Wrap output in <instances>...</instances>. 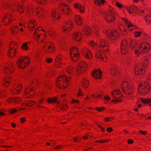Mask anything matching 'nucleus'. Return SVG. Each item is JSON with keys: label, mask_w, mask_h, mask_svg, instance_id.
Segmentation results:
<instances>
[{"label": "nucleus", "mask_w": 151, "mask_h": 151, "mask_svg": "<svg viewBox=\"0 0 151 151\" xmlns=\"http://www.w3.org/2000/svg\"><path fill=\"white\" fill-rule=\"evenodd\" d=\"M148 65V59L145 58L142 64H138L135 67L134 69L135 73L138 75H142L145 73V70L147 69Z\"/></svg>", "instance_id": "f257e3e1"}, {"label": "nucleus", "mask_w": 151, "mask_h": 151, "mask_svg": "<svg viewBox=\"0 0 151 151\" xmlns=\"http://www.w3.org/2000/svg\"><path fill=\"white\" fill-rule=\"evenodd\" d=\"M69 79L67 78L65 75L60 76L56 81V85L58 88L62 89L66 88L69 84Z\"/></svg>", "instance_id": "f03ea898"}, {"label": "nucleus", "mask_w": 151, "mask_h": 151, "mask_svg": "<svg viewBox=\"0 0 151 151\" xmlns=\"http://www.w3.org/2000/svg\"><path fill=\"white\" fill-rule=\"evenodd\" d=\"M43 32L42 27H41L37 28L35 29L34 38L38 43L43 42L46 38L45 33L43 34Z\"/></svg>", "instance_id": "7ed1b4c3"}, {"label": "nucleus", "mask_w": 151, "mask_h": 151, "mask_svg": "<svg viewBox=\"0 0 151 151\" xmlns=\"http://www.w3.org/2000/svg\"><path fill=\"white\" fill-rule=\"evenodd\" d=\"M123 93L125 95L130 96L133 95L134 91V87L127 81L122 82L121 84Z\"/></svg>", "instance_id": "20e7f679"}, {"label": "nucleus", "mask_w": 151, "mask_h": 151, "mask_svg": "<svg viewBox=\"0 0 151 151\" xmlns=\"http://www.w3.org/2000/svg\"><path fill=\"white\" fill-rule=\"evenodd\" d=\"M151 88V80H148L147 83L143 82L140 83L139 91L142 95H145L149 92Z\"/></svg>", "instance_id": "39448f33"}, {"label": "nucleus", "mask_w": 151, "mask_h": 151, "mask_svg": "<svg viewBox=\"0 0 151 151\" xmlns=\"http://www.w3.org/2000/svg\"><path fill=\"white\" fill-rule=\"evenodd\" d=\"M74 27V22L70 19L67 21L61 27L62 32L64 33H69Z\"/></svg>", "instance_id": "423d86ee"}, {"label": "nucleus", "mask_w": 151, "mask_h": 151, "mask_svg": "<svg viewBox=\"0 0 151 151\" xmlns=\"http://www.w3.org/2000/svg\"><path fill=\"white\" fill-rule=\"evenodd\" d=\"M59 9L61 13L64 16H69L72 13L71 8L66 3L60 4L59 5Z\"/></svg>", "instance_id": "0eeeda50"}, {"label": "nucleus", "mask_w": 151, "mask_h": 151, "mask_svg": "<svg viewBox=\"0 0 151 151\" xmlns=\"http://www.w3.org/2000/svg\"><path fill=\"white\" fill-rule=\"evenodd\" d=\"M29 63V58L28 57H20L17 59V65L19 68L24 69L28 66Z\"/></svg>", "instance_id": "6e6552de"}, {"label": "nucleus", "mask_w": 151, "mask_h": 151, "mask_svg": "<svg viewBox=\"0 0 151 151\" xmlns=\"http://www.w3.org/2000/svg\"><path fill=\"white\" fill-rule=\"evenodd\" d=\"M42 49L46 53H51L55 51V45L52 42L50 41H47L43 43Z\"/></svg>", "instance_id": "1a4fd4ad"}, {"label": "nucleus", "mask_w": 151, "mask_h": 151, "mask_svg": "<svg viewBox=\"0 0 151 151\" xmlns=\"http://www.w3.org/2000/svg\"><path fill=\"white\" fill-rule=\"evenodd\" d=\"M18 44L16 42H12L10 45V48L8 52V56L10 58L14 57L17 53Z\"/></svg>", "instance_id": "9d476101"}, {"label": "nucleus", "mask_w": 151, "mask_h": 151, "mask_svg": "<svg viewBox=\"0 0 151 151\" xmlns=\"http://www.w3.org/2000/svg\"><path fill=\"white\" fill-rule=\"evenodd\" d=\"M70 55L73 61L74 62L77 61L80 56L78 49L76 47H72L70 48Z\"/></svg>", "instance_id": "9b49d317"}, {"label": "nucleus", "mask_w": 151, "mask_h": 151, "mask_svg": "<svg viewBox=\"0 0 151 151\" xmlns=\"http://www.w3.org/2000/svg\"><path fill=\"white\" fill-rule=\"evenodd\" d=\"M103 32L104 33L107 34L108 38L111 40H115L119 36V33L116 31H110L105 29Z\"/></svg>", "instance_id": "f8f14e48"}, {"label": "nucleus", "mask_w": 151, "mask_h": 151, "mask_svg": "<svg viewBox=\"0 0 151 151\" xmlns=\"http://www.w3.org/2000/svg\"><path fill=\"white\" fill-rule=\"evenodd\" d=\"M104 18L106 21L112 22L115 19V14L113 11L109 10L104 13Z\"/></svg>", "instance_id": "ddd939ff"}, {"label": "nucleus", "mask_w": 151, "mask_h": 151, "mask_svg": "<svg viewBox=\"0 0 151 151\" xmlns=\"http://www.w3.org/2000/svg\"><path fill=\"white\" fill-rule=\"evenodd\" d=\"M87 65L86 63L83 62L79 63L77 67V73L79 75L84 73L87 69Z\"/></svg>", "instance_id": "4468645a"}, {"label": "nucleus", "mask_w": 151, "mask_h": 151, "mask_svg": "<svg viewBox=\"0 0 151 151\" xmlns=\"http://www.w3.org/2000/svg\"><path fill=\"white\" fill-rule=\"evenodd\" d=\"M14 65L11 62L7 63L4 66V72L7 74H10L14 72Z\"/></svg>", "instance_id": "2eb2a0df"}, {"label": "nucleus", "mask_w": 151, "mask_h": 151, "mask_svg": "<svg viewBox=\"0 0 151 151\" xmlns=\"http://www.w3.org/2000/svg\"><path fill=\"white\" fill-rule=\"evenodd\" d=\"M13 20H15L13 19V16L11 14H7L4 16L2 22L4 26H8L13 22Z\"/></svg>", "instance_id": "dca6fc26"}, {"label": "nucleus", "mask_w": 151, "mask_h": 151, "mask_svg": "<svg viewBox=\"0 0 151 151\" xmlns=\"http://www.w3.org/2000/svg\"><path fill=\"white\" fill-rule=\"evenodd\" d=\"M129 50V45L128 41L126 40H123L121 42V51L123 55L127 54Z\"/></svg>", "instance_id": "f3484780"}, {"label": "nucleus", "mask_w": 151, "mask_h": 151, "mask_svg": "<svg viewBox=\"0 0 151 151\" xmlns=\"http://www.w3.org/2000/svg\"><path fill=\"white\" fill-rule=\"evenodd\" d=\"M24 93L26 97L32 98L35 94V91L29 86L27 85L26 86Z\"/></svg>", "instance_id": "a211bd4d"}, {"label": "nucleus", "mask_w": 151, "mask_h": 151, "mask_svg": "<svg viewBox=\"0 0 151 151\" xmlns=\"http://www.w3.org/2000/svg\"><path fill=\"white\" fill-rule=\"evenodd\" d=\"M150 48V44L146 42L142 43L139 45V49L143 53H146L149 51Z\"/></svg>", "instance_id": "6ab92c4d"}, {"label": "nucleus", "mask_w": 151, "mask_h": 151, "mask_svg": "<svg viewBox=\"0 0 151 151\" xmlns=\"http://www.w3.org/2000/svg\"><path fill=\"white\" fill-rule=\"evenodd\" d=\"M35 13L37 16L40 18H44L45 15V9L42 7L37 8L35 10Z\"/></svg>", "instance_id": "aec40b11"}, {"label": "nucleus", "mask_w": 151, "mask_h": 151, "mask_svg": "<svg viewBox=\"0 0 151 151\" xmlns=\"http://www.w3.org/2000/svg\"><path fill=\"white\" fill-rule=\"evenodd\" d=\"M61 14L55 10L51 11V17L52 19L54 21L58 20L60 19Z\"/></svg>", "instance_id": "412c9836"}, {"label": "nucleus", "mask_w": 151, "mask_h": 151, "mask_svg": "<svg viewBox=\"0 0 151 151\" xmlns=\"http://www.w3.org/2000/svg\"><path fill=\"white\" fill-rule=\"evenodd\" d=\"M95 57L98 59L101 60H103L104 62H106L107 60V57L105 54L103 53L102 54L101 51H97L95 53Z\"/></svg>", "instance_id": "4be33fe9"}, {"label": "nucleus", "mask_w": 151, "mask_h": 151, "mask_svg": "<svg viewBox=\"0 0 151 151\" xmlns=\"http://www.w3.org/2000/svg\"><path fill=\"white\" fill-rule=\"evenodd\" d=\"M92 29L87 26L83 27L82 29V32L83 35L86 36L91 35L92 33Z\"/></svg>", "instance_id": "5701e85b"}, {"label": "nucleus", "mask_w": 151, "mask_h": 151, "mask_svg": "<svg viewBox=\"0 0 151 151\" xmlns=\"http://www.w3.org/2000/svg\"><path fill=\"white\" fill-rule=\"evenodd\" d=\"M102 72L100 69L95 70L92 74L93 77L96 80L100 79L102 78Z\"/></svg>", "instance_id": "b1692460"}, {"label": "nucleus", "mask_w": 151, "mask_h": 151, "mask_svg": "<svg viewBox=\"0 0 151 151\" xmlns=\"http://www.w3.org/2000/svg\"><path fill=\"white\" fill-rule=\"evenodd\" d=\"M82 35L79 31L75 32L73 33L72 38L73 40L77 42L80 41L82 39Z\"/></svg>", "instance_id": "393cba45"}, {"label": "nucleus", "mask_w": 151, "mask_h": 151, "mask_svg": "<svg viewBox=\"0 0 151 151\" xmlns=\"http://www.w3.org/2000/svg\"><path fill=\"white\" fill-rule=\"evenodd\" d=\"M37 23L34 19H31L29 20L28 23V26L29 29L32 31L36 26Z\"/></svg>", "instance_id": "a878e982"}, {"label": "nucleus", "mask_w": 151, "mask_h": 151, "mask_svg": "<svg viewBox=\"0 0 151 151\" xmlns=\"http://www.w3.org/2000/svg\"><path fill=\"white\" fill-rule=\"evenodd\" d=\"M111 95L113 97L115 98H119L122 96L121 92L118 90H114L112 91Z\"/></svg>", "instance_id": "bb28decb"}, {"label": "nucleus", "mask_w": 151, "mask_h": 151, "mask_svg": "<svg viewBox=\"0 0 151 151\" xmlns=\"http://www.w3.org/2000/svg\"><path fill=\"white\" fill-rule=\"evenodd\" d=\"M12 81L11 77L10 76H5L4 78L3 81V85L4 86L8 87L9 83Z\"/></svg>", "instance_id": "cd10ccee"}, {"label": "nucleus", "mask_w": 151, "mask_h": 151, "mask_svg": "<svg viewBox=\"0 0 151 151\" xmlns=\"http://www.w3.org/2000/svg\"><path fill=\"white\" fill-rule=\"evenodd\" d=\"M11 33L12 34L15 35L19 32V28L16 25H12L10 28Z\"/></svg>", "instance_id": "c85d7f7f"}, {"label": "nucleus", "mask_w": 151, "mask_h": 151, "mask_svg": "<svg viewBox=\"0 0 151 151\" xmlns=\"http://www.w3.org/2000/svg\"><path fill=\"white\" fill-rule=\"evenodd\" d=\"M75 21L76 24L78 25L81 26L82 23V18L79 16L76 15L74 17Z\"/></svg>", "instance_id": "c756f323"}, {"label": "nucleus", "mask_w": 151, "mask_h": 151, "mask_svg": "<svg viewBox=\"0 0 151 151\" xmlns=\"http://www.w3.org/2000/svg\"><path fill=\"white\" fill-rule=\"evenodd\" d=\"M58 97H54L52 98H48L47 99V102L49 104L55 103L58 104L59 103V101L57 100Z\"/></svg>", "instance_id": "7c9ffc66"}, {"label": "nucleus", "mask_w": 151, "mask_h": 151, "mask_svg": "<svg viewBox=\"0 0 151 151\" xmlns=\"http://www.w3.org/2000/svg\"><path fill=\"white\" fill-rule=\"evenodd\" d=\"M100 49L103 52V53L105 54L106 55L108 54L109 52V47L108 45L106 46L105 45L104 47H100Z\"/></svg>", "instance_id": "2f4dec72"}, {"label": "nucleus", "mask_w": 151, "mask_h": 151, "mask_svg": "<svg viewBox=\"0 0 151 151\" xmlns=\"http://www.w3.org/2000/svg\"><path fill=\"white\" fill-rule=\"evenodd\" d=\"M138 46V42L134 40H131L130 42V47L131 49H134Z\"/></svg>", "instance_id": "473e14b6"}, {"label": "nucleus", "mask_w": 151, "mask_h": 151, "mask_svg": "<svg viewBox=\"0 0 151 151\" xmlns=\"http://www.w3.org/2000/svg\"><path fill=\"white\" fill-rule=\"evenodd\" d=\"M43 85L47 89H49L51 87V83L50 81H45V80L42 81Z\"/></svg>", "instance_id": "72a5a7b5"}, {"label": "nucleus", "mask_w": 151, "mask_h": 151, "mask_svg": "<svg viewBox=\"0 0 151 151\" xmlns=\"http://www.w3.org/2000/svg\"><path fill=\"white\" fill-rule=\"evenodd\" d=\"M47 32L48 35L51 37H55L56 35V32L52 28H49Z\"/></svg>", "instance_id": "f704fd0d"}, {"label": "nucleus", "mask_w": 151, "mask_h": 151, "mask_svg": "<svg viewBox=\"0 0 151 151\" xmlns=\"http://www.w3.org/2000/svg\"><path fill=\"white\" fill-rule=\"evenodd\" d=\"M66 72L70 75H73L74 73L73 67L71 66H68L65 69Z\"/></svg>", "instance_id": "c9c22d12"}, {"label": "nucleus", "mask_w": 151, "mask_h": 151, "mask_svg": "<svg viewBox=\"0 0 151 151\" xmlns=\"http://www.w3.org/2000/svg\"><path fill=\"white\" fill-rule=\"evenodd\" d=\"M119 29L122 34L126 35L127 33V30L126 27L123 25L119 26Z\"/></svg>", "instance_id": "e433bc0d"}, {"label": "nucleus", "mask_w": 151, "mask_h": 151, "mask_svg": "<svg viewBox=\"0 0 151 151\" xmlns=\"http://www.w3.org/2000/svg\"><path fill=\"white\" fill-rule=\"evenodd\" d=\"M109 72L111 75L115 76L117 75L118 70L116 67H113L111 68Z\"/></svg>", "instance_id": "4c0bfd02"}, {"label": "nucleus", "mask_w": 151, "mask_h": 151, "mask_svg": "<svg viewBox=\"0 0 151 151\" xmlns=\"http://www.w3.org/2000/svg\"><path fill=\"white\" fill-rule=\"evenodd\" d=\"M30 82L31 84V86L34 87L38 86L39 85V83L37 78H33L32 79Z\"/></svg>", "instance_id": "58836bf2"}, {"label": "nucleus", "mask_w": 151, "mask_h": 151, "mask_svg": "<svg viewBox=\"0 0 151 151\" xmlns=\"http://www.w3.org/2000/svg\"><path fill=\"white\" fill-rule=\"evenodd\" d=\"M82 85L84 88H87L89 86L88 80L85 78H83L82 81Z\"/></svg>", "instance_id": "ea45409f"}, {"label": "nucleus", "mask_w": 151, "mask_h": 151, "mask_svg": "<svg viewBox=\"0 0 151 151\" xmlns=\"http://www.w3.org/2000/svg\"><path fill=\"white\" fill-rule=\"evenodd\" d=\"M141 100L142 103L147 104H149V106H151V99H141Z\"/></svg>", "instance_id": "a19ab883"}, {"label": "nucleus", "mask_w": 151, "mask_h": 151, "mask_svg": "<svg viewBox=\"0 0 151 151\" xmlns=\"http://www.w3.org/2000/svg\"><path fill=\"white\" fill-rule=\"evenodd\" d=\"M145 19L148 25H151V15L150 14L147 15L145 17Z\"/></svg>", "instance_id": "79ce46f5"}, {"label": "nucleus", "mask_w": 151, "mask_h": 151, "mask_svg": "<svg viewBox=\"0 0 151 151\" xmlns=\"http://www.w3.org/2000/svg\"><path fill=\"white\" fill-rule=\"evenodd\" d=\"M127 26L128 28V29L130 31H132L137 28V27L136 26L133 25L130 22L128 23Z\"/></svg>", "instance_id": "37998d69"}, {"label": "nucleus", "mask_w": 151, "mask_h": 151, "mask_svg": "<svg viewBox=\"0 0 151 151\" xmlns=\"http://www.w3.org/2000/svg\"><path fill=\"white\" fill-rule=\"evenodd\" d=\"M85 57L88 60L91 59L92 57V55L91 52L90 51H88L84 53Z\"/></svg>", "instance_id": "c03bdc74"}, {"label": "nucleus", "mask_w": 151, "mask_h": 151, "mask_svg": "<svg viewBox=\"0 0 151 151\" xmlns=\"http://www.w3.org/2000/svg\"><path fill=\"white\" fill-rule=\"evenodd\" d=\"M105 1H94L93 3L96 5L100 6L104 4Z\"/></svg>", "instance_id": "a18cd8bd"}, {"label": "nucleus", "mask_w": 151, "mask_h": 151, "mask_svg": "<svg viewBox=\"0 0 151 151\" xmlns=\"http://www.w3.org/2000/svg\"><path fill=\"white\" fill-rule=\"evenodd\" d=\"M24 10V7L23 6H19L17 11L20 13H23Z\"/></svg>", "instance_id": "49530a36"}, {"label": "nucleus", "mask_w": 151, "mask_h": 151, "mask_svg": "<svg viewBox=\"0 0 151 151\" xmlns=\"http://www.w3.org/2000/svg\"><path fill=\"white\" fill-rule=\"evenodd\" d=\"M37 2L40 5H46L47 3L46 1H37Z\"/></svg>", "instance_id": "de8ad7c7"}, {"label": "nucleus", "mask_w": 151, "mask_h": 151, "mask_svg": "<svg viewBox=\"0 0 151 151\" xmlns=\"http://www.w3.org/2000/svg\"><path fill=\"white\" fill-rule=\"evenodd\" d=\"M22 84H20L19 86H18L15 88L16 90L17 94L19 93H21L22 91Z\"/></svg>", "instance_id": "09e8293b"}, {"label": "nucleus", "mask_w": 151, "mask_h": 151, "mask_svg": "<svg viewBox=\"0 0 151 151\" xmlns=\"http://www.w3.org/2000/svg\"><path fill=\"white\" fill-rule=\"evenodd\" d=\"M68 107L66 104H62L60 106V109L63 110H66L68 109Z\"/></svg>", "instance_id": "8fccbe9b"}, {"label": "nucleus", "mask_w": 151, "mask_h": 151, "mask_svg": "<svg viewBox=\"0 0 151 151\" xmlns=\"http://www.w3.org/2000/svg\"><path fill=\"white\" fill-rule=\"evenodd\" d=\"M142 32L139 31H136L134 32V34L135 35V37H140L142 34Z\"/></svg>", "instance_id": "3c124183"}, {"label": "nucleus", "mask_w": 151, "mask_h": 151, "mask_svg": "<svg viewBox=\"0 0 151 151\" xmlns=\"http://www.w3.org/2000/svg\"><path fill=\"white\" fill-rule=\"evenodd\" d=\"M27 106H31L34 105L35 104V102L33 101H27Z\"/></svg>", "instance_id": "603ef678"}, {"label": "nucleus", "mask_w": 151, "mask_h": 151, "mask_svg": "<svg viewBox=\"0 0 151 151\" xmlns=\"http://www.w3.org/2000/svg\"><path fill=\"white\" fill-rule=\"evenodd\" d=\"M21 99L20 97L14 98V102L15 103H19L21 101Z\"/></svg>", "instance_id": "864d4df0"}, {"label": "nucleus", "mask_w": 151, "mask_h": 151, "mask_svg": "<svg viewBox=\"0 0 151 151\" xmlns=\"http://www.w3.org/2000/svg\"><path fill=\"white\" fill-rule=\"evenodd\" d=\"M90 45L91 47L96 48L97 46V44L96 43H94L93 41H92L90 42Z\"/></svg>", "instance_id": "5fc2aeb1"}, {"label": "nucleus", "mask_w": 151, "mask_h": 151, "mask_svg": "<svg viewBox=\"0 0 151 151\" xmlns=\"http://www.w3.org/2000/svg\"><path fill=\"white\" fill-rule=\"evenodd\" d=\"M61 63V61H55V65L56 68H58L60 66Z\"/></svg>", "instance_id": "6e6d98bb"}, {"label": "nucleus", "mask_w": 151, "mask_h": 151, "mask_svg": "<svg viewBox=\"0 0 151 151\" xmlns=\"http://www.w3.org/2000/svg\"><path fill=\"white\" fill-rule=\"evenodd\" d=\"M45 100V99L44 98L40 99L39 101L37 102V104H43Z\"/></svg>", "instance_id": "4d7b16f0"}, {"label": "nucleus", "mask_w": 151, "mask_h": 151, "mask_svg": "<svg viewBox=\"0 0 151 151\" xmlns=\"http://www.w3.org/2000/svg\"><path fill=\"white\" fill-rule=\"evenodd\" d=\"M10 4L7 1L4 2L3 4V6L4 8L7 9L9 8L10 6Z\"/></svg>", "instance_id": "13d9d810"}, {"label": "nucleus", "mask_w": 151, "mask_h": 151, "mask_svg": "<svg viewBox=\"0 0 151 151\" xmlns=\"http://www.w3.org/2000/svg\"><path fill=\"white\" fill-rule=\"evenodd\" d=\"M126 9L130 14L134 13V11L133 9H132L131 7H127Z\"/></svg>", "instance_id": "bf43d9fd"}, {"label": "nucleus", "mask_w": 151, "mask_h": 151, "mask_svg": "<svg viewBox=\"0 0 151 151\" xmlns=\"http://www.w3.org/2000/svg\"><path fill=\"white\" fill-rule=\"evenodd\" d=\"M61 55L60 54L57 55L56 56L55 61H61Z\"/></svg>", "instance_id": "052dcab7"}, {"label": "nucleus", "mask_w": 151, "mask_h": 151, "mask_svg": "<svg viewBox=\"0 0 151 151\" xmlns=\"http://www.w3.org/2000/svg\"><path fill=\"white\" fill-rule=\"evenodd\" d=\"M98 41L99 42V46L100 45H102V44L104 42H106V41L104 39H102L99 38L98 39Z\"/></svg>", "instance_id": "680f3d73"}, {"label": "nucleus", "mask_w": 151, "mask_h": 151, "mask_svg": "<svg viewBox=\"0 0 151 151\" xmlns=\"http://www.w3.org/2000/svg\"><path fill=\"white\" fill-rule=\"evenodd\" d=\"M52 61V59L47 57L46 58V59H45V61L46 62L48 63H51Z\"/></svg>", "instance_id": "e2e57ef3"}, {"label": "nucleus", "mask_w": 151, "mask_h": 151, "mask_svg": "<svg viewBox=\"0 0 151 151\" xmlns=\"http://www.w3.org/2000/svg\"><path fill=\"white\" fill-rule=\"evenodd\" d=\"M78 9H79L80 12L81 13H83L85 11L84 7L83 5H81V6L79 7Z\"/></svg>", "instance_id": "0e129e2a"}, {"label": "nucleus", "mask_w": 151, "mask_h": 151, "mask_svg": "<svg viewBox=\"0 0 151 151\" xmlns=\"http://www.w3.org/2000/svg\"><path fill=\"white\" fill-rule=\"evenodd\" d=\"M95 109L99 112H101L103 110H104L105 109L104 107H96L95 108Z\"/></svg>", "instance_id": "69168bd1"}, {"label": "nucleus", "mask_w": 151, "mask_h": 151, "mask_svg": "<svg viewBox=\"0 0 151 151\" xmlns=\"http://www.w3.org/2000/svg\"><path fill=\"white\" fill-rule=\"evenodd\" d=\"M27 43H25L23 44L22 47L23 49L26 50L27 49Z\"/></svg>", "instance_id": "338daca9"}, {"label": "nucleus", "mask_w": 151, "mask_h": 151, "mask_svg": "<svg viewBox=\"0 0 151 151\" xmlns=\"http://www.w3.org/2000/svg\"><path fill=\"white\" fill-rule=\"evenodd\" d=\"M114 119V117H111L110 118H104L105 122H108L110 121L111 120H113Z\"/></svg>", "instance_id": "774afa93"}]
</instances>
